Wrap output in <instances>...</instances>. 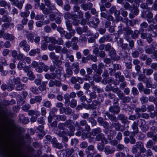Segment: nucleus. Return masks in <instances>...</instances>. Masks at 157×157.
Wrapping results in <instances>:
<instances>
[{
    "label": "nucleus",
    "instance_id": "nucleus-1",
    "mask_svg": "<svg viewBox=\"0 0 157 157\" xmlns=\"http://www.w3.org/2000/svg\"><path fill=\"white\" fill-rule=\"evenodd\" d=\"M6 144L0 138V150L3 157H12L10 154L6 151Z\"/></svg>",
    "mask_w": 157,
    "mask_h": 157
},
{
    "label": "nucleus",
    "instance_id": "nucleus-2",
    "mask_svg": "<svg viewBox=\"0 0 157 157\" xmlns=\"http://www.w3.org/2000/svg\"><path fill=\"white\" fill-rule=\"evenodd\" d=\"M19 46L21 48H23V50L26 52H28L30 49L29 45L27 44V41L25 40L20 42Z\"/></svg>",
    "mask_w": 157,
    "mask_h": 157
},
{
    "label": "nucleus",
    "instance_id": "nucleus-3",
    "mask_svg": "<svg viewBox=\"0 0 157 157\" xmlns=\"http://www.w3.org/2000/svg\"><path fill=\"white\" fill-rule=\"evenodd\" d=\"M148 30L151 31V35L153 37H155L157 35V24L155 25L151 24L150 25L148 28Z\"/></svg>",
    "mask_w": 157,
    "mask_h": 157
},
{
    "label": "nucleus",
    "instance_id": "nucleus-4",
    "mask_svg": "<svg viewBox=\"0 0 157 157\" xmlns=\"http://www.w3.org/2000/svg\"><path fill=\"white\" fill-rule=\"evenodd\" d=\"M44 2L45 5L46 6L48 9L50 10H57L56 8L55 5H53L51 2L50 0H42Z\"/></svg>",
    "mask_w": 157,
    "mask_h": 157
},
{
    "label": "nucleus",
    "instance_id": "nucleus-5",
    "mask_svg": "<svg viewBox=\"0 0 157 157\" xmlns=\"http://www.w3.org/2000/svg\"><path fill=\"white\" fill-rule=\"evenodd\" d=\"M135 145L138 148V149H139L140 152L141 153H144L146 152V149L144 147V144L143 143L140 141L137 142Z\"/></svg>",
    "mask_w": 157,
    "mask_h": 157
},
{
    "label": "nucleus",
    "instance_id": "nucleus-6",
    "mask_svg": "<svg viewBox=\"0 0 157 157\" xmlns=\"http://www.w3.org/2000/svg\"><path fill=\"white\" fill-rule=\"evenodd\" d=\"M44 40L47 43H51L53 44H56V40L54 37H48L45 36L44 38Z\"/></svg>",
    "mask_w": 157,
    "mask_h": 157
},
{
    "label": "nucleus",
    "instance_id": "nucleus-7",
    "mask_svg": "<svg viewBox=\"0 0 157 157\" xmlns=\"http://www.w3.org/2000/svg\"><path fill=\"white\" fill-rule=\"evenodd\" d=\"M61 84L60 81L57 80H50L48 83V86L49 87H51L55 85L56 86L59 87Z\"/></svg>",
    "mask_w": 157,
    "mask_h": 157
},
{
    "label": "nucleus",
    "instance_id": "nucleus-8",
    "mask_svg": "<svg viewBox=\"0 0 157 157\" xmlns=\"http://www.w3.org/2000/svg\"><path fill=\"white\" fill-rule=\"evenodd\" d=\"M12 56L15 59L21 60L23 58V54L19 53L17 55V51L15 50L12 51Z\"/></svg>",
    "mask_w": 157,
    "mask_h": 157
},
{
    "label": "nucleus",
    "instance_id": "nucleus-9",
    "mask_svg": "<svg viewBox=\"0 0 157 157\" xmlns=\"http://www.w3.org/2000/svg\"><path fill=\"white\" fill-rule=\"evenodd\" d=\"M71 68L75 74H78L79 71V63H73L71 65Z\"/></svg>",
    "mask_w": 157,
    "mask_h": 157
},
{
    "label": "nucleus",
    "instance_id": "nucleus-10",
    "mask_svg": "<svg viewBox=\"0 0 157 157\" xmlns=\"http://www.w3.org/2000/svg\"><path fill=\"white\" fill-rule=\"evenodd\" d=\"M122 33L125 36H129L132 33L133 31L129 27H127L123 29L122 30Z\"/></svg>",
    "mask_w": 157,
    "mask_h": 157
},
{
    "label": "nucleus",
    "instance_id": "nucleus-11",
    "mask_svg": "<svg viewBox=\"0 0 157 157\" xmlns=\"http://www.w3.org/2000/svg\"><path fill=\"white\" fill-rule=\"evenodd\" d=\"M117 119L122 121L123 123L125 124L128 122L127 118L123 114H120L118 115Z\"/></svg>",
    "mask_w": 157,
    "mask_h": 157
},
{
    "label": "nucleus",
    "instance_id": "nucleus-12",
    "mask_svg": "<svg viewBox=\"0 0 157 157\" xmlns=\"http://www.w3.org/2000/svg\"><path fill=\"white\" fill-rule=\"evenodd\" d=\"M99 22V19L97 17L94 18L92 21H91L89 22L90 25L94 27H97Z\"/></svg>",
    "mask_w": 157,
    "mask_h": 157
},
{
    "label": "nucleus",
    "instance_id": "nucleus-13",
    "mask_svg": "<svg viewBox=\"0 0 157 157\" xmlns=\"http://www.w3.org/2000/svg\"><path fill=\"white\" fill-rule=\"evenodd\" d=\"M93 4L90 2L84 3L82 4L81 7L84 10L86 11L88 10H90L92 7Z\"/></svg>",
    "mask_w": 157,
    "mask_h": 157
},
{
    "label": "nucleus",
    "instance_id": "nucleus-14",
    "mask_svg": "<svg viewBox=\"0 0 157 157\" xmlns=\"http://www.w3.org/2000/svg\"><path fill=\"white\" fill-rule=\"evenodd\" d=\"M109 110L111 113L117 114L120 112V108L117 106L114 105L110 107Z\"/></svg>",
    "mask_w": 157,
    "mask_h": 157
},
{
    "label": "nucleus",
    "instance_id": "nucleus-15",
    "mask_svg": "<svg viewBox=\"0 0 157 157\" xmlns=\"http://www.w3.org/2000/svg\"><path fill=\"white\" fill-rule=\"evenodd\" d=\"M139 121V120H138L137 121L134 122L132 125V128L134 133H137L138 132V124Z\"/></svg>",
    "mask_w": 157,
    "mask_h": 157
},
{
    "label": "nucleus",
    "instance_id": "nucleus-16",
    "mask_svg": "<svg viewBox=\"0 0 157 157\" xmlns=\"http://www.w3.org/2000/svg\"><path fill=\"white\" fill-rule=\"evenodd\" d=\"M44 77L45 78L48 80L54 79L56 78V74L54 73H46Z\"/></svg>",
    "mask_w": 157,
    "mask_h": 157
},
{
    "label": "nucleus",
    "instance_id": "nucleus-17",
    "mask_svg": "<svg viewBox=\"0 0 157 157\" xmlns=\"http://www.w3.org/2000/svg\"><path fill=\"white\" fill-rule=\"evenodd\" d=\"M100 15L101 17L106 19L109 21H112L113 20V17L112 16L108 15L105 13L101 12Z\"/></svg>",
    "mask_w": 157,
    "mask_h": 157
},
{
    "label": "nucleus",
    "instance_id": "nucleus-18",
    "mask_svg": "<svg viewBox=\"0 0 157 157\" xmlns=\"http://www.w3.org/2000/svg\"><path fill=\"white\" fill-rule=\"evenodd\" d=\"M96 140L97 141H101L104 143V141L106 142V140L103 134H101L98 135L96 137Z\"/></svg>",
    "mask_w": 157,
    "mask_h": 157
},
{
    "label": "nucleus",
    "instance_id": "nucleus-19",
    "mask_svg": "<svg viewBox=\"0 0 157 157\" xmlns=\"http://www.w3.org/2000/svg\"><path fill=\"white\" fill-rule=\"evenodd\" d=\"M115 150L113 148L110 149L109 146H106L105 148V152L106 154L108 155L113 153Z\"/></svg>",
    "mask_w": 157,
    "mask_h": 157
},
{
    "label": "nucleus",
    "instance_id": "nucleus-20",
    "mask_svg": "<svg viewBox=\"0 0 157 157\" xmlns=\"http://www.w3.org/2000/svg\"><path fill=\"white\" fill-rule=\"evenodd\" d=\"M24 2V1L20 2L18 0H16L13 3L12 5H15L19 9H21L22 7L23 4Z\"/></svg>",
    "mask_w": 157,
    "mask_h": 157
},
{
    "label": "nucleus",
    "instance_id": "nucleus-21",
    "mask_svg": "<svg viewBox=\"0 0 157 157\" xmlns=\"http://www.w3.org/2000/svg\"><path fill=\"white\" fill-rule=\"evenodd\" d=\"M26 66L25 63L23 60H21L18 63L17 67L19 70H21Z\"/></svg>",
    "mask_w": 157,
    "mask_h": 157
},
{
    "label": "nucleus",
    "instance_id": "nucleus-22",
    "mask_svg": "<svg viewBox=\"0 0 157 157\" xmlns=\"http://www.w3.org/2000/svg\"><path fill=\"white\" fill-rule=\"evenodd\" d=\"M28 114L29 115H35L36 116V117H38V116H40V112L37 111L36 110H30L28 112Z\"/></svg>",
    "mask_w": 157,
    "mask_h": 157
},
{
    "label": "nucleus",
    "instance_id": "nucleus-23",
    "mask_svg": "<svg viewBox=\"0 0 157 157\" xmlns=\"http://www.w3.org/2000/svg\"><path fill=\"white\" fill-rule=\"evenodd\" d=\"M3 38L6 40H9L12 41L14 40V37L12 35L6 33L4 35Z\"/></svg>",
    "mask_w": 157,
    "mask_h": 157
},
{
    "label": "nucleus",
    "instance_id": "nucleus-24",
    "mask_svg": "<svg viewBox=\"0 0 157 157\" xmlns=\"http://www.w3.org/2000/svg\"><path fill=\"white\" fill-rule=\"evenodd\" d=\"M8 13L6 12V14L2 16V18L3 20V22H10L11 21V19L10 17L8 16Z\"/></svg>",
    "mask_w": 157,
    "mask_h": 157
},
{
    "label": "nucleus",
    "instance_id": "nucleus-25",
    "mask_svg": "<svg viewBox=\"0 0 157 157\" xmlns=\"http://www.w3.org/2000/svg\"><path fill=\"white\" fill-rule=\"evenodd\" d=\"M62 68L61 67H58L56 71V78H59L61 76V75L62 74Z\"/></svg>",
    "mask_w": 157,
    "mask_h": 157
},
{
    "label": "nucleus",
    "instance_id": "nucleus-26",
    "mask_svg": "<svg viewBox=\"0 0 157 157\" xmlns=\"http://www.w3.org/2000/svg\"><path fill=\"white\" fill-rule=\"evenodd\" d=\"M111 127H114L116 130L118 131L120 130L121 128V124L118 122H115L112 123L111 126Z\"/></svg>",
    "mask_w": 157,
    "mask_h": 157
},
{
    "label": "nucleus",
    "instance_id": "nucleus-27",
    "mask_svg": "<svg viewBox=\"0 0 157 157\" xmlns=\"http://www.w3.org/2000/svg\"><path fill=\"white\" fill-rule=\"evenodd\" d=\"M47 84L46 82H42L41 84H40L38 87V90L41 91H43L45 90L46 89V86Z\"/></svg>",
    "mask_w": 157,
    "mask_h": 157
},
{
    "label": "nucleus",
    "instance_id": "nucleus-28",
    "mask_svg": "<svg viewBox=\"0 0 157 157\" xmlns=\"http://www.w3.org/2000/svg\"><path fill=\"white\" fill-rule=\"evenodd\" d=\"M101 129L99 127L93 129L91 131L92 134L93 136H96V135L101 133Z\"/></svg>",
    "mask_w": 157,
    "mask_h": 157
},
{
    "label": "nucleus",
    "instance_id": "nucleus-29",
    "mask_svg": "<svg viewBox=\"0 0 157 157\" xmlns=\"http://www.w3.org/2000/svg\"><path fill=\"white\" fill-rule=\"evenodd\" d=\"M153 71L151 69L146 68L144 69L143 71V73L144 75L146 74L147 75H149L153 73Z\"/></svg>",
    "mask_w": 157,
    "mask_h": 157
},
{
    "label": "nucleus",
    "instance_id": "nucleus-30",
    "mask_svg": "<svg viewBox=\"0 0 157 157\" xmlns=\"http://www.w3.org/2000/svg\"><path fill=\"white\" fill-rule=\"evenodd\" d=\"M40 53V50L38 48L31 50L29 52V55L30 56H33L36 53L39 54Z\"/></svg>",
    "mask_w": 157,
    "mask_h": 157
},
{
    "label": "nucleus",
    "instance_id": "nucleus-31",
    "mask_svg": "<svg viewBox=\"0 0 157 157\" xmlns=\"http://www.w3.org/2000/svg\"><path fill=\"white\" fill-rule=\"evenodd\" d=\"M0 6L1 7L7 6L8 9L10 7V5L9 3H7L4 1H1L0 2Z\"/></svg>",
    "mask_w": 157,
    "mask_h": 157
},
{
    "label": "nucleus",
    "instance_id": "nucleus-32",
    "mask_svg": "<svg viewBox=\"0 0 157 157\" xmlns=\"http://www.w3.org/2000/svg\"><path fill=\"white\" fill-rule=\"evenodd\" d=\"M26 87V86L25 84L20 83L16 87V89L17 90H22L25 89Z\"/></svg>",
    "mask_w": 157,
    "mask_h": 157
},
{
    "label": "nucleus",
    "instance_id": "nucleus-33",
    "mask_svg": "<svg viewBox=\"0 0 157 157\" xmlns=\"http://www.w3.org/2000/svg\"><path fill=\"white\" fill-rule=\"evenodd\" d=\"M74 151V150L73 149H67L66 150V157H71V155Z\"/></svg>",
    "mask_w": 157,
    "mask_h": 157
},
{
    "label": "nucleus",
    "instance_id": "nucleus-34",
    "mask_svg": "<svg viewBox=\"0 0 157 157\" xmlns=\"http://www.w3.org/2000/svg\"><path fill=\"white\" fill-rule=\"evenodd\" d=\"M43 66H44V63L42 62L40 63L36 69L37 71L39 72H41L42 71Z\"/></svg>",
    "mask_w": 157,
    "mask_h": 157
},
{
    "label": "nucleus",
    "instance_id": "nucleus-35",
    "mask_svg": "<svg viewBox=\"0 0 157 157\" xmlns=\"http://www.w3.org/2000/svg\"><path fill=\"white\" fill-rule=\"evenodd\" d=\"M30 90L33 94H37L39 93L38 89L36 86H33L32 87L30 88Z\"/></svg>",
    "mask_w": 157,
    "mask_h": 157
},
{
    "label": "nucleus",
    "instance_id": "nucleus-36",
    "mask_svg": "<svg viewBox=\"0 0 157 157\" xmlns=\"http://www.w3.org/2000/svg\"><path fill=\"white\" fill-rule=\"evenodd\" d=\"M105 114L107 115L109 118L112 121H114L115 122L117 121V119L116 118V117L115 116L110 115L108 113L106 112Z\"/></svg>",
    "mask_w": 157,
    "mask_h": 157
},
{
    "label": "nucleus",
    "instance_id": "nucleus-37",
    "mask_svg": "<svg viewBox=\"0 0 157 157\" xmlns=\"http://www.w3.org/2000/svg\"><path fill=\"white\" fill-rule=\"evenodd\" d=\"M30 12L29 11L26 10L25 12H22L20 13V16L21 17L26 18L29 15Z\"/></svg>",
    "mask_w": 157,
    "mask_h": 157
},
{
    "label": "nucleus",
    "instance_id": "nucleus-38",
    "mask_svg": "<svg viewBox=\"0 0 157 157\" xmlns=\"http://www.w3.org/2000/svg\"><path fill=\"white\" fill-rule=\"evenodd\" d=\"M124 7L125 10L129 9L132 11L133 10L132 8L133 6H131L127 2H126L124 5Z\"/></svg>",
    "mask_w": 157,
    "mask_h": 157
},
{
    "label": "nucleus",
    "instance_id": "nucleus-39",
    "mask_svg": "<svg viewBox=\"0 0 157 157\" xmlns=\"http://www.w3.org/2000/svg\"><path fill=\"white\" fill-rule=\"evenodd\" d=\"M68 128L71 131L70 132H68V134L69 135L71 136L74 135V132L75 130V128L72 124H71V125Z\"/></svg>",
    "mask_w": 157,
    "mask_h": 157
},
{
    "label": "nucleus",
    "instance_id": "nucleus-40",
    "mask_svg": "<svg viewBox=\"0 0 157 157\" xmlns=\"http://www.w3.org/2000/svg\"><path fill=\"white\" fill-rule=\"evenodd\" d=\"M52 105L51 102L48 101H46L43 102V106L47 108H50Z\"/></svg>",
    "mask_w": 157,
    "mask_h": 157
},
{
    "label": "nucleus",
    "instance_id": "nucleus-41",
    "mask_svg": "<svg viewBox=\"0 0 157 157\" xmlns=\"http://www.w3.org/2000/svg\"><path fill=\"white\" fill-rule=\"evenodd\" d=\"M155 48L153 47L148 48L146 49V52L147 53L149 54H152L153 52V51L155 50Z\"/></svg>",
    "mask_w": 157,
    "mask_h": 157
},
{
    "label": "nucleus",
    "instance_id": "nucleus-42",
    "mask_svg": "<svg viewBox=\"0 0 157 157\" xmlns=\"http://www.w3.org/2000/svg\"><path fill=\"white\" fill-rule=\"evenodd\" d=\"M13 82L16 85L20 84L21 83V79L19 77H14L13 78Z\"/></svg>",
    "mask_w": 157,
    "mask_h": 157
},
{
    "label": "nucleus",
    "instance_id": "nucleus-43",
    "mask_svg": "<svg viewBox=\"0 0 157 157\" xmlns=\"http://www.w3.org/2000/svg\"><path fill=\"white\" fill-rule=\"evenodd\" d=\"M109 54L111 58H114L116 55V52L115 49L113 48L109 51Z\"/></svg>",
    "mask_w": 157,
    "mask_h": 157
},
{
    "label": "nucleus",
    "instance_id": "nucleus-44",
    "mask_svg": "<svg viewBox=\"0 0 157 157\" xmlns=\"http://www.w3.org/2000/svg\"><path fill=\"white\" fill-rule=\"evenodd\" d=\"M26 37L28 40L32 43L33 42V37L31 33L28 34L26 35Z\"/></svg>",
    "mask_w": 157,
    "mask_h": 157
},
{
    "label": "nucleus",
    "instance_id": "nucleus-45",
    "mask_svg": "<svg viewBox=\"0 0 157 157\" xmlns=\"http://www.w3.org/2000/svg\"><path fill=\"white\" fill-rule=\"evenodd\" d=\"M20 119L21 121L25 124H27L29 121V119L28 117H25L23 115H21L20 117Z\"/></svg>",
    "mask_w": 157,
    "mask_h": 157
},
{
    "label": "nucleus",
    "instance_id": "nucleus-46",
    "mask_svg": "<svg viewBox=\"0 0 157 157\" xmlns=\"http://www.w3.org/2000/svg\"><path fill=\"white\" fill-rule=\"evenodd\" d=\"M90 98L88 99L87 101L88 102H90L91 101L92 99H94L96 97V94L94 92H91L90 93Z\"/></svg>",
    "mask_w": 157,
    "mask_h": 157
},
{
    "label": "nucleus",
    "instance_id": "nucleus-47",
    "mask_svg": "<svg viewBox=\"0 0 157 157\" xmlns=\"http://www.w3.org/2000/svg\"><path fill=\"white\" fill-rule=\"evenodd\" d=\"M155 144V143H154L152 140H149L147 142L146 144V147L148 148H150Z\"/></svg>",
    "mask_w": 157,
    "mask_h": 157
},
{
    "label": "nucleus",
    "instance_id": "nucleus-48",
    "mask_svg": "<svg viewBox=\"0 0 157 157\" xmlns=\"http://www.w3.org/2000/svg\"><path fill=\"white\" fill-rule=\"evenodd\" d=\"M77 105V101L75 99H73L71 101L70 106L73 108H75Z\"/></svg>",
    "mask_w": 157,
    "mask_h": 157
},
{
    "label": "nucleus",
    "instance_id": "nucleus-49",
    "mask_svg": "<svg viewBox=\"0 0 157 157\" xmlns=\"http://www.w3.org/2000/svg\"><path fill=\"white\" fill-rule=\"evenodd\" d=\"M93 78L95 81L97 82H99L101 79V77L98 75L97 73L94 75Z\"/></svg>",
    "mask_w": 157,
    "mask_h": 157
},
{
    "label": "nucleus",
    "instance_id": "nucleus-50",
    "mask_svg": "<svg viewBox=\"0 0 157 157\" xmlns=\"http://www.w3.org/2000/svg\"><path fill=\"white\" fill-rule=\"evenodd\" d=\"M65 113L66 114L70 115L73 113L70 107L65 108Z\"/></svg>",
    "mask_w": 157,
    "mask_h": 157
},
{
    "label": "nucleus",
    "instance_id": "nucleus-51",
    "mask_svg": "<svg viewBox=\"0 0 157 157\" xmlns=\"http://www.w3.org/2000/svg\"><path fill=\"white\" fill-rule=\"evenodd\" d=\"M117 149L118 151H120L124 149V148H126V147H124L123 144H119L117 146Z\"/></svg>",
    "mask_w": 157,
    "mask_h": 157
},
{
    "label": "nucleus",
    "instance_id": "nucleus-52",
    "mask_svg": "<svg viewBox=\"0 0 157 157\" xmlns=\"http://www.w3.org/2000/svg\"><path fill=\"white\" fill-rule=\"evenodd\" d=\"M138 151V148L135 145H134L132 149V152L134 154H136Z\"/></svg>",
    "mask_w": 157,
    "mask_h": 157
},
{
    "label": "nucleus",
    "instance_id": "nucleus-53",
    "mask_svg": "<svg viewBox=\"0 0 157 157\" xmlns=\"http://www.w3.org/2000/svg\"><path fill=\"white\" fill-rule=\"evenodd\" d=\"M34 21L33 20L29 21L28 24L29 29L30 30H32L33 28V24Z\"/></svg>",
    "mask_w": 157,
    "mask_h": 157
},
{
    "label": "nucleus",
    "instance_id": "nucleus-54",
    "mask_svg": "<svg viewBox=\"0 0 157 157\" xmlns=\"http://www.w3.org/2000/svg\"><path fill=\"white\" fill-rule=\"evenodd\" d=\"M113 48L111 46V44H108L105 45V50L106 51H110Z\"/></svg>",
    "mask_w": 157,
    "mask_h": 157
},
{
    "label": "nucleus",
    "instance_id": "nucleus-55",
    "mask_svg": "<svg viewBox=\"0 0 157 157\" xmlns=\"http://www.w3.org/2000/svg\"><path fill=\"white\" fill-rule=\"evenodd\" d=\"M122 100V102L124 103H126L130 101H131V98L129 97H125L124 96Z\"/></svg>",
    "mask_w": 157,
    "mask_h": 157
},
{
    "label": "nucleus",
    "instance_id": "nucleus-56",
    "mask_svg": "<svg viewBox=\"0 0 157 157\" xmlns=\"http://www.w3.org/2000/svg\"><path fill=\"white\" fill-rule=\"evenodd\" d=\"M124 63H125V66L128 69H130L131 68L132 65L130 62L125 60L124 61Z\"/></svg>",
    "mask_w": 157,
    "mask_h": 157
},
{
    "label": "nucleus",
    "instance_id": "nucleus-57",
    "mask_svg": "<svg viewBox=\"0 0 157 157\" xmlns=\"http://www.w3.org/2000/svg\"><path fill=\"white\" fill-rule=\"evenodd\" d=\"M120 73L118 72L117 74L116 75L117 78H118L119 79V81L121 82H123L124 81V77L122 75H119V74Z\"/></svg>",
    "mask_w": 157,
    "mask_h": 157
},
{
    "label": "nucleus",
    "instance_id": "nucleus-58",
    "mask_svg": "<svg viewBox=\"0 0 157 157\" xmlns=\"http://www.w3.org/2000/svg\"><path fill=\"white\" fill-rule=\"evenodd\" d=\"M139 33V32L137 30H135L134 31L133 33L132 34V37L133 38H137L138 36V35Z\"/></svg>",
    "mask_w": 157,
    "mask_h": 157
},
{
    "label": "nucleus",
    "instance_id": "nucleus-59",
    "mask_svg": "<svg viewBox=\"0 0 157 157\" xmlns=\"http://www.w3.org/2000/svg\"><path fill=\"white\" fill-rule=\"evenodd\" d=\"M65 126L69 127L72 124V121L70 120L66 121L63 123Z\"/></svg>",
    "mask_w": 157,
    "mask_h": 157
},
{
    "label": "nucleus",
    "instance_id": "nucleus-60",
    "mask_svg": "<svg viewBox=\"0 0 157 157\" xmlns=\"http://www.w3.org/2000/svg\"><path fill=\"white\" fill-rule=\"evenodd\" d=\"M64 17L66 19H68L72 17V15L69 12H66L64 15Z\"/></svg>",
    "mask_w": 157,
    "mask_h": 157
},
{
    "label": "nucleus",
    "instance_id": "nucleus-61",
    "mask_svg": "<svg viewBox=\"0 0 157 157\" xmlns=\"http://www.w3.org/2000/svg\"><path fill=\"white\" fill-rule=\"evenodd\" d=\"M66 24L68 30H70L71 29H72V26L71 24L69 21H66Z\"/></svg>",
    "mask_w": 157,
    "mask_h": 157
},
{
    "label": "nucleus",
    "instance_id": "nucleus-62",
    "mask_svg": "<svg viewBox=\"0 0 157 157\" xmlns=\"http://www.w3.org/2000/svg\"><path fill=\"white\" fill-rule=\"evenodd\" d=\"M30 108V106L29 105L27 104L23 105L22 106V109L23 110L27 111L28 110H29Z\"/></svg>",
    "mask_w": 157,
    "mask_h": 157
},
{
    "label": "nucleus",
    "instance_id": "nucleus-63",
    "mask_svg": "<svg viewBox=\"0 0 157 157\" xmlns=\"http://www.w3.org/2000/svg\"><path fill=\"white\" fill-rule=\"evenodd\" d=\"M42 79L40 78H36L34 80V83L37 86L40 85Z\"/></svg>",
    "mask_w": 157,
    "mask_h": 157
},
{
    "label": "nucleus",
    "instance_id": "nucleus-64",
    "mask_svg": "<svg viewBox=\"0 0 157 157\" xmlns=\"http://www.w3.org/2000/svg\"><path fill=\"white\" fill-rule=\"evenodd\" d=\"M117 94L119 98L121 99H123V98L124 97V93L122 92L121 90Z\"/></svg>",
    "mask_w": 157,
    "mask_h": 157
}]
</instances>
